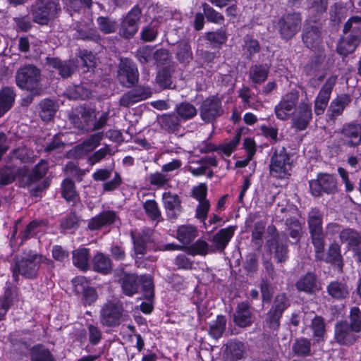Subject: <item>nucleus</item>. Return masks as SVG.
I'll return each instance as SVG.
<instances>
[{
    "instance_id": "obj_58",
    "label": "nucleus",
    "mask_w": 361,
    "mask_h": 361,
    "mask_svg": "<svg viewBox=\"0 0 361 361\" xmlns=\"http://www.w3.org/2000/svg\"><path fill=\"white\" fill-rule=\"evenodd\" d=\"M158 28L157 23H151L141 30V39L145 42L154 41L157 36Z\"/></svg>"
},
{
    "instance_id": "obj_64",
    "label": "nucleus",
    "mask_w": 361,
    "mask_h": 361,
    "mask_svg": "<svg viewBox=\"0 0 361 361\" xmlns=\"http://www.w3.org/2000/svg\"><path fill=\"white\" fill-rule=\"evenodd\" d=\"M110 152L111 149L109 147L101 148L88 157L87 163L92 166L95 164L99 162L107 154H110Z\"/></svg>"
},
{
    "instance_id": "obj_14",
    "label": "nucleus",
    "mask_w": 361,
    "mask_h": 361,
    "mask_svg": "<svg viewBox=\"0 0 361 361\" xmlns=\"http://www.w3.org/2000/svg\"><path fill=\"white\" fill-rule=\"evenodd\" d=\"M358 334L349 326L346 321H341L335 324L334 338L340 345H353L358 339Z\"/></svg>"
},
{
    "instance_id": "obj_63",
    "label": "nucleus",
    "mask_w": 361,
    "mask_h": 361,
    "mask_svg": "<svg viewBox=\"0 0 361 361\" xmlns=\"http://www.w3.org/2000/svg\"><path fill=\"white\" fill-rule=\"evenodd\" d=\"M148 180L151 185L159 188L164 186L169 181L167 176L161 172L150 173L148 176Z\"/></svg>"
},
{
    "instance_id": "obj_49",
    "label": "nucleus",
    "mask_w": 361,
    "mask_h": 361,
    "mask_svg": "<svg viewBox=\"0 0 361 361\" xmlns=\"http://www.w3.org/2000/svg\"><path fill=\"white\" fill-rule=\"evenodd\" d=\"M203 13L207 20L214 23L220 24L224 21V17L208 4H202Z\"/></svg>"
},
{
    "instance_id": "obj_43",
    "label": "nucleus",
    "mask_w": 361,
    "mask_h": 361,
    "mask_svg": "<svg viewBox=\"0 0 361 361\" xmlns=\"http://www.w3.org/2000/svg\"><path fill=\"white\" fill-rule=\"evenodd\" d=\"M176 238L183 244H189L196 236L195 227H178Z\"/></svg>"
},
{
    "instance_id": "obj_16",
    "label": "nucleus",
    "mask_w": 361,
    "mask_h": 361,
    "mask_svg": "<svg viewBox=\"0 0 361 361\" xmlns=\"http://www.w3.org/2000/svg\"><path fill=\"white\" fill-rule=\"evenodd\" d=\"M340 238L343 243L348 244L354 257L361 264V237L359 233L351 228H345L341 231Z\"/></svg>"
},
{
    "instance_id": "obj_52",
    "label": "nucleus",
    "mask_w": 361,
    "mask_h": 361,
    "mask_svg": "<svg viewBox=\"0 0 361 361\" xmlns=\"http://www.w3.org/2000/svg\"><path fill=\"white\" fill-rule=\"evenodd\" d=\"M290 305V300L286 293L278 294L273 302L271 309L283 314V312Z\"/></svg>"
},
{
    "instance_id": "obj_20",
    "label": "nucleus",
    "mask_w": 361,
    "mask_h": 361,
    "mask_svg": "<svg viewBox=\"0 0 361 361\" xmlns=\"http://www.w3.org/2000/svg\"><path fill=\"white\" fill-rule=\"evenodd\" d=\"M49 67L52 71H57L63 78L70 77L75 69V64L73 61H61L56 58H47Z\"/></svg>"
},
{
    "instance_id": "obj_22",
    "label": "nucleus",
    "mask_w": 361,
    "mask_h": 361,
    "mask_svg": "<svg viewBox=\"0 0 361 361\" xmlns=\"http://www.w3.org/2000/svg\"><path fill=\"white\" fill-rule=\"evenodd\" d=\"M102 137L103 134L102 133L92 135L87 140L75 147L76 155L78 157H83L92 152L99 145Z\"/></svg>"
},
{
    "instance_id": "obj_47",
    "label": "nucleus",
    "mask_w": 361,
    "mask_h": 361,
    "mask_svg": "<svg viewBox=\"0 0 361 361\" xmlns=\"http://www.w3.org/2000/svg\"><path fill=\"white\" fill-rule=\"evenodd\" d=\"M267 245L269 249L271 250V247H274L276 257L278 259V262H283L286 259L287 257V249L286 245L282 243H280L275 238L267 240Z\"/></svg>"
},
{
    "instance_id": "obj_44",
    "label": "nucleus",
    "mask_w": 361,
    "mask_h": 361,
    "mask_svg": "<svg viewBox=\"0 0 361 361\" xmlns=\"http://www.w3.org/2000/svg\"><path fill=\"white\" fill-rule=\"evenodd\" d=\"M187 251L192 255H206L210 252H214L213 248L204 240H198L187 248Z\"/></svg>"
},
{
    "instance_id": "obj_39",
    "label": "nucleus",
    "mask_w": 361,
    "mask_h": 361,
    "mask_svg": "<svg viewBox=\"0 0 361 361\" xmlns=\"http://www.w3.org/2000/svg\"><path fill=\"white\" fill-rule=\"evenodd\" d=\"M118 217L115 212L106 211L92 219V226H105L118 223Z\"/></svg>"
},
{
    "instance_id": "obj_11",
    "label": "nucleus",
    "mask_w": 361,
    "mask_h": 361,
    "mask_svg": "<svg viewBox=\"0 0 361 361\" xmlns=\"http://www.w3.org/2000/svg\"><path fill=\"white\" fill-rule=\"evenodd\" d=\"M223 114L221 102L216 96L209 97L202 101L200 106V116L206 123H212Z\"/></svg>"
},
{
    "instance_id": "obj_53",
    "label": "nucleus",
    "mask_w": 361,
    "mask_h": 361,
    "mask_svg": "<svg viewBox=\"0 0 361 361\" xmlns=\"http://www.w3.org/2000/svg\"><path fill=\"white\" fill-rule=\"evenodd\" d=\"M31 361H54L51 353L44 347H35L31 354Z\"/></svg>"
},
{
    "instance_id": "obj_45",
    "label": "nucleus",
    "mask_w": 361,
    "mask_h": 361,
    "mask_svg": "<svg viewBox=\"0 0 361 361\" xmlns=\"http://www.w3.org/2000/svg\"><path fill=\"white\" fill-rule=\"evenodd\" d=\"M328 0H307V8L310 14L318 16L326 12Z\"/></svg>"
},
{
    "instance_id": "obj_19",
    "label": "nucleus",
    "mask_w": 361,
    "mask_h": 361,
    "mask_svg": "<svg viewBox=\"0 0 361 361\" xmlns=\"http://www.w3.org/2000/svg\"><path fill=\"white\" fill-rule=\"evenodd\" d=\"M311 106L306 103H301L294 116L293 126L298 130H305L312 119Z\"/></svg>"
},
{
    "instance_id": "obj_34",
    "label": "nucleus",
    "mask_w": 361,
    "mask_h": 361,
    "mask_svg": "<svg viewBox=\"0 0 361 361\" xmlns=\"http://www.w3.org/2000/svg\"><path fill=\"white\" fill-rule=\"evenodd\" d=\"M226 324V319L224 316L218 315L215 321L209 324V334L214 339H218L223 335Z\"/></svg>"
},
{
    "instance_id": "obj_50",
    "label": "nucleus",
    "mask_w": 361,
    "mask_h": 361,
    "mask_svg": "<svg viewBox=\"0 0 361 361\" xmlns=\"http://www.w3.org/2000/svg\"><path fill=\"white\" fill-rule=\"evenodd\" d=\"M47 170V163L44 161H40L35 166L32 173L29 175L27 183H31L41 179L46 175Z\"/></svg>"
},
{
    "instance_id": "obj_59",
    "label": "nucleus",
    "mask_w": 361,
    "mask_h": 361,
    "mask_svg": "<svg viewBox=\"0 0 361 361\" xmlns=\"http://www.w3.org/2000/svg\"><path fill=\"white\" fill-rule=\"evenodd\" d=\"M350 320L349 326L354 331L360 333L361 331V312L358 307H354L350 310Z\"/></svg>"
},
{
    "instance_id": "obj_12",
    "label": "nucleus",
    "mask_w": 361,
    "mask_h": 361,
    "mask_svg": "<svg viewBox=\"0 0 361 361\" xmlns=\"http://www.w3.org/2000/svg\"><path fill=\"white\" fill-rule=\"evenodd\" d=\"M337 80L336 75H331L319 90L314 101V112L317 115H321L324 112Z\"/></svg>"
},
{
    "instance_id": "obj_4",
    "label": "nucleus",
    "mask_w": 361,
    "mask_h": 361,
    "mask_svg": "<svg viewBox=\"0 0 361 361\" xmlns=\"http://www.w3.org/2000/svg\"><path fill=\"white\" fill-rule=\"evenodd\" d=\"M301 25L300 13L292 12L286 13L279 18L275 26L281 37L285 40H289L300 31Z\"/></svg>"
},
{
    "instance_id": "obj_5",
    "label": "nucleus",
    "mask_w": 361,
    "mask_h": 361,
    "mask_svg": "<svg viewBox=\"0 0 361 361\" xmlns=\"http://www.w3.org/2000/svg\"><path fill=\"white\" fill-rule=\"evenodd\" d=\"M42 259V256L32 252L27 257H22L21 259L16 262L13 269V275L15 280H18V274L30 279L37 277Z\"/></svg>"
},
{
    "instance_id": "obj_18",
    "label": "nucleus",
    "mask_w": 361,
    "mask_h": 361,
    "mask_svg": "<svg viewBox=\"0 0 361 361\" xmlns=\"http://www.w3.org/2000/svg\"><path fill=\"white\" fill-rule=\"evenodd\" d=\"M352 101L351 96L348 94H341L334 99L329 106L327 116L329 120L335 121L341 116L344 109Z\"/></svg>"
},
{
    "instance_id": "obj_28",
    "label": "nucleus",
    "mask_w": 361,
    "mask_h": 361,
    "mask_svg": "<svg viewBox=\"0 0 361 361\" xmlns=\"http://www.w3.org/2000/svg\"><path fill=\"white\" fill-rule=\"evenodd\" d=\"M319 260L335 264L338 267L340 271H342L343 266V257L341 255L340 246L336 243H332L329 246L326 257H325V254L324 253V259Z\"/></svg>"
},
{
    "instance_id": "obj_7",
    "label": "nucleus",
    "mask_w": 361,
    "mask_h": 361,
    "mask_svg": "<svg viewBox=\"0 0 361 361\" xmlns=\"http://www.w3.org/2000/svg\"><path fill=\"white\" fill-rule=\"evenodd\" d=\"M60 11L59 0H38L32 10L34 21L45 25Z\"/></svg>"
},
{
    "instance_id": "obj_17",
    "label": "nucleus",
    "mask_w": 361,
    "mask_h": 361,
    "mask_svg": "<svg viewBox=\"0 0 361 361\" xmlns=\"http://www.w3.org/2000/svg\"><path fill=\"white\" fill-rule=\"evenodd\" d=\"M162 202L167 217L171 220L176 219L181 211L179 196L171 192H165L162 195Z\"/></svg>"
},
{
    "instance_id": "obj_36",
    "label": "nucleus",
    "mask_w": 361,
    "mask_h": 361,
    "mask_svg": "<svg viewBox=\"0 0 361 361\" xmlns=\"http://www.w3.org/2000/svg\"><path fill=\"white\" fill-rule=\"evenodd\" d=\"M143 208L147 216L152 221L159 223L163 220L161 212L157 202L154 200H147Z\"/></svg>"
},
{
    "instance_id": "obj_24",
    "label": "nucleus",
    "mask_w": 361,
    "mask_h": 361,
    "mask_svg": "<svg viewBox=\"0 0 361 361\" xmlns=\"http://www.w3.org/2000/svg\"><path fill=\"white\" fill-rule=\"evenodd\" d=\"M343 32L355 41H361V16L350 17L345 23Z\"/></svg>"
},
{
    "instance_id": "obj_35",
    "label": "nucleus",
    "mask_w": 361,
    "mask_h": 361,
    "mask_svg": "<svg viewBox=\"0 0 361 361\" xmlns=\"http://www.w3.org/2000/svg\"><path fill=\"white\" fill-rule=\"evenodd\" d=\"M233 320L240 327H246L248 325V303L243 302L238 305L233 314Z\"/></svg>"
},
{
    "instance_id": "obj_61",
    "label": "nucleus",
    "mask_w": 361,
    "mask_h": 361,
    "mask_svg": "<svg viewBox=\"0 0 361 361\" xmlns=\"http://www.w3.org/2000/svg\"><path fill=\"white\" fill-rule=\"evenodd\" d=\"M281 313L270 309L267 314L266 323L270 329H276L279 327L280 319L282 317Z\"/></svg>"
},
{
    "instance_id": "obj_51",
    "label": "nucleus",
    "mask_w": 361,
    "mask_h": 361,
    "mask_svg": "<svg viewBox=\"0 0 361 361\" xmlns=\"http://www.w3.org/2000/svg\"><path fill=\"white\" fill-rule=\"evenodd\" d=\"M62 195L67 201H75L78 194L75 183L73 180L67 179L62 183Z\"/></svg>"
},
{
    "instance_id": "obj_8",
    "label": "nucleus",
    "mask_w": 361,
    "mask_h": 361,
    "mask_svg": "<svg viewBox=\"0 0 361 361\" xmlns=\"http://www.w3.org/2000/svg\"><path fill=\"white\" fill-rule=\"evenodd\" d=\"M142 10L135 6L123 19L119 28V35L126 39L133 37L138 30Z\"/></svg>"
},
{
    "instance_id": "obj_2",
    "label": "nucleus",
    "mask_w": 361,
    "mask_h": 361,
    "mask_svg": "<svg viewBox=\"0 0 361 361\" xmlns=\"http://www.w3.org/2000/svg\"><path fill=\"white\" fill-rule=\"evenodd\" d=\"M16 80L17 85L22 90H27L37 94L40 87V71L33 65H27L16 73Z\"/></svg>"
},
{
    "instance_id": "obj_48",
    "label": "nucleus",
    "mask_w": 361,
    "mask_h": 361,
    "mask_svg": "<svg viewBox=\"0 0 361 361\" xmlns=\"http://www.w3.org/2000/svg\"><path fill=\"white\" fill-rule=\"evenodd\" d=\"M97 23L99 30L104 34L114 33L117 29L116 22L109 18L99 17Z\"/></svg>"
},
{
    "instance_id": "obj_10",
    "label": "nucleus",
    "mask_w": 361,
    "mask_h": 361,
    "mask_svg": "<svg viewBox=\"0 0 361 361\" xmlns=\"http://www.w3.org/2000/svg\"><path fill=\"white\" fill-rule=\"evenodd\" d=\"M302 39L307 48L312 50H318L323 39L321 25L316 21L307 23L303 28Z\"/></svg>"
},
{
    "instance_id": "obj_38",
    "label": "nucleus",
    "mask_w": 361,
    "mask_h": 361,
    "mask_svg": "<svg viewBox=\"0 0 361 361\" xmlns=\"http://www.w3.org/2000/svg\"><path fill=\"white\" fill-rule=\"evenodd\" d=\"M93 268L98 272L108 274L111 270V259L107 256L99 253L93 259Z\"/></svg>"
},
{
    "instance_id": "obj_23",
    "label": "nucleus",
    "mask_w": 361,
    "mask_h": 361,
    "mask_svg": "<svg viewBox=\"0 0 361 361\" xmlns=\"http://www.w3.org/2000/svg\"><path fill=\"white\" fill-rule=\"evenodd\" d=\"M310 234L315 249L316 259H324V237L326 234L322 227H310Z\"/></svg>"
},
{
    "instance_id": "obj_1",
    "label": "nucleus",
    "mask_w": 361,
    "mask_h": 361,
    "mask_svg": "<svg viewBox=\"0 0 361 361\" xmlns=\"http://www.w3.org/2000/svg\"><path fill=\"white\" fill-rule=\"evenodd\" d=\"M269 169L271 176L276 178L285 179L290 176L292 162L285 147L274 150L270 160Z\"/></svg>"
},
{
    "instance_id": "obj_55",
    "label": "nucleus",
    "mask_w": 361,
    "mask_h": 361,
    "mask_svg": "<svg viewBox=\"0 0 361 361\" xmlns=\"http://www.w3.org/2000/svg\"><path fill=\"white\" fill-rule=\"evenodd\" d=\"M31 233L30 227H13V231L11 236V242L12 245L13 243H18V240L20 239V244L29 236Z\"/></svg>"
},
{
    "instance_id": "obj_41",
    "label": "nucleus",
    "mask_w": 361,
    "mask_h": 361,
    "mask_svg": "<svg viewBox=\"0 0 361 361\" xmlns=\"http://www.w3.org/2000/svg\"><path fill=\"white\" fill-rule=\"evenodd\" d=\"M269 71L267 64L255 65L252 67L250 76L255 83H262L266 80Z\"/></svg>"
},
{
    "instance_id": "obj_40",
    "label": "nucleus",
    "mask_w": 361,
    "mask_h": 361,
    "mask_svg": "<svg viewBox=\"0 0 361 361\" xmlns=\"http://www.w3.org/2000/svg\"><path fill=\"white\" fill-rule=\"evenodd\" d=\"M359 42H360L355 41L348 36H345L341 39L338 44V53L343 56H347L355 50Z\"/></svg>"
},
{
    "instance_id": "obj_29",
    "label": "nucleus",
    "mask_w": 361,
    "mask_h": 361,
    "mask_svg": "<svg viewBox=\"0 0 361 361\" xmlns=\"http://www.w3.org/2000/svg\"><path fill=\"white\" fill-rule=\"evenodd\" d=\"M244 130V128L239 129V130L237 132L235 137L232 140H226L223 143L220 144L219 145H218L217 152L219 154L229 157L238 145L240 140L241 135L243 133Z\"/></svg>"
},
{
    "instance_id": "obj_37",
    "label": "nucleus",
    "mask_w": 361,
    "mask_h": 361,
    "mask_svg": "<svg viewBox=\"0 0 361 361\" xmlns=\"http://www.w3.org/2000/svg\"><path fill=\"white\" fill-rule=\"evenodd\" d=\"M89 250L87 248H80L73 252V262L75 266L81 269H86L89 267Z\"/></svg>"
},
{
    "instance_id": "obj_33",
    "label": "nucleus",
    "mask_w": 361,
    "mask_h": 361,
    "mask_svg": "<svg viewBox=\"0 0 361 361\" xmlns=\"http://www.w3.org/2000/svg\"><path fill=\"white\" fill-rule=\"evenodd\" d=\"M292 350L297 356L306 357L311 352L310 340L305 338H296L293 343Z\"/></svg>"
},
{
    "instance_id": "obj_56",
    "label": "nucleus",
    "mask_w": 361,
    "mask_h": 361,
    "mask_svg": "<svg viewBox=\"0 0 361 361\" xmlns=\"http://www.w3.org/2000/svg\"><path fill=\"white\" fill-rule=\"evenodd\" d=\"M41 117L43 120L49 121L56 112V106L54 102L50 99H44L41 103Z\"/></svg>"
},
{
    "instance_id": "obj_42",
    "label": "nucleus",
    "mask_w": 361,
    "mask_h": 361,
    "mask_svg": "<svg viewBox=\"0 0 361 361\" xmlns=\"http://www.w3.org/2000/svg\"><path fill=\"white\" fill-rule=\"evenodd\" d=\"M121 286L125 295H133L138 289L136 277L134 275L125 274L122 279Z\"/></svg>"
},
{
    "instance_id": "obj_57",
    "label": "nucleus",
    "mask_w": 361,
    "mask_h": 361,
    "mask_svg": "<svg viewBox=\"0 0 361 361\" xmlns=\"http://www.w3.org/2000/svg\"><path fill=\"white\" fill-rule=\"evenodd\" d=\"M131 236L134 243V250L135 255H143L146 252V243L150 240L148 236L137 237L134 232L131 231Z\"/></svg>"
},
{
    "instance_id": "obj_54",
    "label": "nucleus",
    "mask_w": 361,
    "mask_h": 361,
    "mask_svg": "<svg viewBox=\"0 0 361 361\" xmlns=\"http://www.w3.org/2000/svg\"><path fill=\"white\" fill-rule=\"evenodd\" d=\"M145 298L151 301L154 298V285L150 276L143 275L140 279Z\"/></svg>"
},
{
    "instance_id": "obj_32",
    "label": "nucleus",
    "mask_w": 361,
    "mask_h": 361,
    "mask_svg": "<svg viewBox=\"0 0 361 361\" xmlns=\"http://www.w3.org/2000/svg\"><path fill=\"white\" fill-rule=\"evenodd\" d=\"M180 121L179 117L174 114H164L160 118V123L164 130L169 133H174L179 130Z\"/></svg>"
},
{
    "instance_id": "obj_31",
    "label": "nucleus",
    "mask_w": 361,
    "mask_h": 361,
    "mask_svg": "<svg viewBox=\"0 0 361 361\" xmlns=\"http://www.w3.org/2000/svg\"><path fill=\"white\" fill-rule=\"evenodd\" d=\"M329 294L336 299H344L349 295V289L348 286L339 281H333L327 286Z\"/></svg>"
},
{
    "instance_id": "obj_60",
    "label": "nucleus",
    "mask_w": 361,
    "mask_h": 361,
    "mask_svg": "<svg viewBox=\"0 0 361 361\" xmlns=\"http://www.w3.org/2000/svg\"><path fill=\"white\" fill-rule=\"evenodd\" d=\"M210 209L209 201H203L198 202L195 210V217L200 220V223L206 225L205 220L207 217L208 212Z\"/></svg>"
},
{
    "instance_id": "obj_62",
    "label": "nucleus",
    "mask_w": 361,
    "mask_h": 361,
    "mask_svg": "<svg viewBox=\"0 0 361 361\" xmlns=\"http://www.w3.org/2000/svg\"><path fill=\"white\" fill-rule=\"evenodd\" d=\"M311 328L314 336L322 337L325 333V324L322 317L316 316L312 321Z\"/></svg>"
},
{
    "instance_id": "obj_21",
    "label": "nucleus",
    "mask_w": 361,
    "mask_h": 361,
    "mask_svg": "<svg viewBox=\"0 0 361 361\" xmlns=\"http://www.w3.org/2000/svg\"><path fill=\"white\" fill-rule=\"evenodd\" d=\"M233 233L234 230L233 229V227H227L221 229L212 237V239L211 240V249L213 247L214 251H223L230 241Z\"/></svg>"
},
{
    "instance_id": "obj_46",
    "label": "nucleus",
    "mask_w": 361,
    "mask_h": 361,
    "mask_svg": "<svg viewBox=\"0 0 361 361\" xmlns=\"http://www.w3.org/2000/svg\"><path fill=\"white\" fill-rule=\"evenodd\" d=\"M80 115L82 121L78 125V127L85 130H92L94 121L96 118L94 112L93 111L84 109L80 112Z\"/></svg>"
},
{
    "instance_id": "obj_3",
    "label": "nucleus",
    "mask_w": 361,
    "mask_h": 361,
    "mask_svg": "<svg viewBox=\"0 0 361 361\" xmlns=\"http://www.w3.org/2000/svg\"><path fill=\"white\" fill-rule=\"evenodd\" d=\"M123 305L119 301H109L105 303L100 310V322L107 327L118 326L126 319Z\"/></svg>"
},
{
    "instance_id": "obj_13",
    "label": "nucleus",
    "mask_w": 361,
    "mask_h": 361,
    "mask_svg": "<svg viewBox=\"0 0 361 361\" xmlns=\"http://www.w3.org/2000/svg\"><path fill=\"white\" fill-rule=\"evenodd\" d=\"M118 79L123 85L130 87L135 84L139 78L137 68L128 59H121L118 71Z\"/></svg>"
},
{
    "instance_id": "obj_26",
    "label": "nucleus",
    "mask_w": 361,
    "mask_h": 361,
    "mask_svg": "<svg viewBox=\"0 0 361 361\" xmlns=\"http://www.w3.org/2000/svg\"><path fill=\"white\" fill-rule=\"evenodd\" d=\"M297 288L300 291L312 293L319 290V286L316 276L312 273H307L296 283Z\"/></svg>"
},
{
    "instance_id": "obj_6",
    "label": "nucleus",
    "mask_w": 361,
    "mask_h": 361,
    "mask_svg": "<svg viewBox=\"0 0 361 361\" xmlns=\"http://www.w3.org/2000/svg\"><path fill=\"white\" fill-rule=\"evenodd\" d=\"M311 194L314 197H320L322 192L327 195H334L338 191L336 178L329 173H318L315 180L309 182Z\"/></svg>"
},
{
    "instance_id": "obj_30",
    "label": "nucleus",
    "mask_w": 361,
    "mask_h": 361,
    "mask_svg": "<svg viewBox=\"0 0 361 361\" xmlns=\"http://www.w3.org/2000/svg\"><path fill=\"white\" fill-rule=\"evenodd\" d=\"M175 111L179 118L185 121L193 118L197 114L195 106L188 102L176 105Z\"/></svg>"
},
{
    "instance_id": "obj_15",
    "label": "nucleus",
    "mask_w": 361,
    "mask_h": 361,
    "mask_svg": "<svg viewBox=\"0 0 361 361\" xmlns=\"http://www.w3.org/2000/svg\"><path fill=\"white\" fill-rule=\"evenodd\" d=\"M299 99L297 92L286 94L275 106L276 116L279 119L287 120L292 110L296 106Z\"/></svg>"
},
{
    "instance_id": "obj_27",
    "label": "nucleus",
    "mask_w": 361,
    "mask_h": 361,
    "mask_svg": "<svg viewBox=\"0 0 361 361\" xmlns=\"http://www.w3.org/2000/svg\"><path fill=\"white\" fill-rule=\"evenodd\" d=\"M227 361H239L244 357L245 345L240 341L230 342L226 347Z\"/></svg>"
},
{
    "instance_id": "obj_25",
    "label": "nucleus",
    "mask_w": 361,
    "mask_h": 361,
    "mask_svg": "<svg viewBox=\"0 0 361 361\" xmlns=\"http://www.w3.org/2000/svg\"><path fill=\"white\" fill-rule=\"evenodd\" d=\"M16 94L13 89L5 87L0 91V118L13 106Z\"/></svg>"
},
{
    "instance_id": "obj_9",
    "label": "nucleus",
    "mask_w": 361,
    "mask_h": 361,
    "mask_svg": "<svg viewBox=\"0 0 361 361\" xmlns=\"http://www.w3.org/2000/svg\"><path fill=\"white\" fill-rule=\"evenodd\" d=\"M339 142L348 147H356L361 144V124L357 123H345L338 132Z\"/></svg>"
}]
</instances>
